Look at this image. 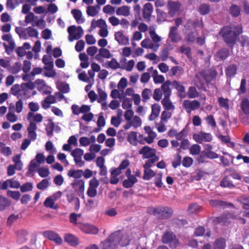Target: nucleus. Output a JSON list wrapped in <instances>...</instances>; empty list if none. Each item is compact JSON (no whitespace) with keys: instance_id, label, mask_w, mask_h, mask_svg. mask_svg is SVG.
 I'll list each match as a JSON object with an SVG mask.
<instances>
[{"instance_id":"9d476101","label":"nucleus","mask_w":249,"mask_h":249,"mask_svg":"<svg viewBox=\"0 0 249 249\" xmlns=\"http://www.w3.org/2000/svg\"><path fill=\"white\" fill-rule=\"evenodd\" d=\"M71 185L77 194L80 196H81L82 198H84L85 181L81 179H75L71 183Z\"/></svg>"},{"instance_id":"a18cd8bd","label":"nucleus","mask_w":249,"mask_h":249,"mask_svg":"<svg viewBox=\"0 0 249 249\" xmlns=\"http://www.w3.org/2000/svg\"><path fill=\"white\" fill-rule=\"evenodd\" d=\"M173 49V47L163 48L161 49L160 53V59L163 61H165L169 57V51Z\"/></svg>"},{"instance_id":"423d86ee","label":"nucleus","mask_w":249,"mask_h":249,"mask_svg":"<svg viewBox=\"0 0 249 249\" xmlns=\"http://www.w3.org/2000/svg\"><path fill=\"white\" fill-rule=\"evenodd\" d=\"M230 219H236L240 223L242 224H244L246 223L245 219L230 213L225 215L215 217L213 219V222L215 224L221 223L223 224H228L230 222V220H229Z\"/></svg>"},{"instance_id":"e2e57ef3","label":"nucleus","mask_w":249,"mask_h":249,"mask_svg":"<svg viewBox=\"0 0 249 249\" xmlns=\"http://www.w3.org/2000/svg\"><path fill=\"white\" fill-rule=\"evenodd\" d=\"M226 246L225 241L223 239H218L215 241L213 245L214 249H224Z\"/></svg>"},{"instance_id":"13d9d810","label":"nucleus","mask_w":249,"mask_h":249,"mask_svg":"<svg viewBox=\"0 0 249 249\" xmlns=\"http://www.w3.org/2000/svg\"><path fill=\"white\" fill-rule=\"evenodd\" d=\"M129 122H130L132 126L134 127V128H138L140 127L142 123L141 118L137 116H134L132 119Z\"/></svg>"},{"instance_id":"c9c22d12","label":"nucleus","mask_w":249,"mask_h":249,"mask_svg":"<svg viewBox=\"0 0 249 249\" xmlns=\"http://www.w3.org/2000/svg\"><path fill=\"white\" fill-rule=\"evenodd\" d=\"M71 13L78 23L81 24L84 22L85 19L82 18V14L80 10L72 9Z\"/></svg>"},{"instance_id":"f8f14e48","label":"nucleus","mask_w":249,"mask_h":249,"mask_svg":"<svg viewBox=\"0 0 249 249\" xmlns=\"http://www.w3.org/2000/svg\"><path fill=\"white\" fill-rule=\"evenodd\" d=\"M200 106V103L197 100L190 101L185 100L182 103V107L188 113H190L192 111L196 110L199 108Z\"/></svg>"},{"instance_id":"6e6d98bb","label":"nucleus","mask_w":249,"mask_h":249,"mask_svg":"<svg viewBox=\"0 0 249 249\" xmlns=\"http://www.w3.org/2000/svg\"><path fill=\"white\" fill-rule=\"evenodd\" d=\"M220 185L223 187H228L229 188L234 187V185L232 183L228 177H226L223 178L220 182Z\"/></svg>"},{"instance_id":"de8ad7c7","label":"nucleus","mask_w":249,"mask_h":249,"mask_svg":"<svg viewBox=\"0 0 249 249\" xmlns=\"http://www.w3.org/2000/svg\"><path fill=\"white\" fill-rule=\"evenodd\" d=\"M144 174L143 176V179L146 180H149L151 178L155 176V172L150 168L143 167Z\"/></svg>"},{"instance_id":"09e8293b","label":"nucleus","mask_w":249,"mask_h":249,"mask_svg":"<svg viewBox=\"0 0 249 249\" xmlns=\"http://www.w3.org/2000/svg\"><path fill=\"white\" fill-rule=\"evenodd\" d=\"M97 102H103L105 101L107 99V93L102 89L99 88L97 90Z\"/></svg>"},{"instance_id":"4c0bfd02","label":"nucleus","mask_w":249,"mask_h":249,"mask_svg":"<svg viewBox=\"0 0 249 249\" xmlns=\"http://www.w3.org/2000/svg\"><path fill=\"white\" fill-rule=\"evenodd\" d=\"M44 88H47L45 81L41 79H37L34 83H32V89H37L39 91H41Z\"/></svg>"},{"instance_id":"0eeeda50","label":"nucleus","mask_w":249,"mask_h":249,"mask_svg":"<svg viewBox=\"0 0 249 249\" xmlns=\"http://www.w3.org/2000/svg\"><path fill=\"white\" fill-rule=\"evenodd\" d=\"M1 38L3 40L8 43L9 45L5 43H3V45L5 49L6 53L9 55L11 54L15 49L16 46L12 36L10 34H5L3 35Z\"/></svg>"},{"instance_id":"a19ab883","label":"nucleus","mask_w":249,"mask_h":249,"mask_svg":"<svg viewBox=\"0 0 249 249\" xmlns=\"http://www.w3.org/2000/svg\"><path fill=\"white\" fill-rule=\"evenodd\" d=\"M55 201L51 196H49L47 197L44 201V205L46 207L56 210L58 209V206L55 203Z\"/></svg>"},{"instance_id":"e433bc0d","label":"nucleus","mask_w":249,"mask_h":249,"mask_svg":"<svg viewBox=\"0 0 249 249\" xmlns=\"http://www.w3.org/2000/svg\"><path fill=\"white\" fill-rule=\"evenodd\" d=\"M56 102V98L53 95L47 96L45 99L42 102V106L44 108H48L50 107V104H53Z\"/></svg>"},{"instance_id":"c756f323","label":"nucleus","mask_w":249,"mask_h":249,"mask_svg":"<svg viewBox=\"0 0 249 249\" xmlns=\"http://www.w3.org/2000/svg\"><path fill=\"white\" fill-rule=\"evenodd\" d=\"M172 86V82L167 80L161 86V90L163 94L164 97H170L172 94V90L170 86Z\"/></svg>"},{"instance_id":"680f3d73","label":"nucleus","mask_w":249,"mask_h":249,"mask_svg":"<svg viewBox=\"0 0 249 249\" xmlns=\"http://www.w3.org/2000/svg\"><path fill=\"white\" fill-rule=\"evenodd\" d=\"M229 13L233 17H238L240 14V8L236 5H232L229 9Z\"/></svg>"},{"instance_id":"58836bf2","label":"nucleus","mask_w":249,"mask_h":249,"mask_svg":"<svg viewBox=\"0 0 249 249\" xmlns=\"http://www.w3.org/2000/svg\"><path fill=\"white\" fill-rule=\"evenodd\" d=\"M137 181L138 179L135 176H131L123 181V186L124 188H129L132 187Z\"/></svg>"},{"instance_id":"5fc2aeb1","label":"nucleus","mask_w":249,"mask_h":249,"mask_svg":"<svg viewBox=\"0 0 249 249\" xmlns=\"http://www.w3.org/2000/svg\"><path fill=\"white\" fill-rule=\"evenodd\" d=\"M187 95L189 98L193 99L198 96V92L195 87L191 86L188 89Z\"/></svg>"},{"instance_id":"7ed1b4c3","label":"nucleus","mask_w":249,"mask_h":249,"mask_svg":"<svg viewBox=\"0 0 249 249\" xmlns=\"http://www.w3.org/2000/svg\"><path fill=\"white\" fill-rule=\"evenodd\" d=\"M150 36L152 40L149 38H145L141 42V45L142 48L150 49L156 52L160 47V42L161 40V38L156 33Z\"/></svg>"},{"instance_id":"2eb2a0df","label":"nucleus","mask_w":249,"mask_h":249,"mask_svg":"<svg viewBox=\"0 0 249 249\" xmlns=\"http://www.w3.org/2000/svg\"><path fill=\"white\" fill-rule=\"evenodd\" d=\"M193 138L196 142L201 143L203 142H211L212 140V136L210 133L201 131L194 134L193 135Z\"/></svg>"},{"instance_id":"69168bd1","label":"nucleus","mask_w":249,"mask_h":249,"mask_svg":"<svg viewBox=\"0 0 249 249\" xmlns=\"http://www.w3.org/2000/svg\"><path fill=\"white\" fill-rule=\"evenodd\" d=\"M10 204V203L6 198L0 196V211H3Z\"/></svg>"},{"instance_id":"0e129e2a","label":"nucleus","mask_w":249,"mask_h":249,"mask_svg":"<svg viewBox=\"0 0 249 249\" xmlns=\"http://www.w3.org/2000/svg\"><path fill=\"white\" fill-rule=\"evenodd\" d=\"M18 0H7L6 6L8 10H13L18 5Z\"/></svg>"},{"instance_id":"2f4dec72","label":"nucleus","mask_w":249,"mask_h":249,"mask_svg":"<svg viewBox=\"0 0 249 249\" xmlns=\"http://www.w3.org/2000/svg\"><path fill=\"white\" fill-rule=\"evenodd\" d=\"M170 97H164L161 101V104L163 106L164 109L166 110H174L175 107L170 100Z\"/></svg>"},{"instance_id":"603ef678","label":"nucleus","mask_w":249,"mask_h":249,"mask_svg":"<svg viewBox=\"0 0 249 249\" xmlns=\"http://www.w3.org/2000/svg\"><path fill=\"white\" fill-rule=\"evenodd\" d=\"M241 107L245 114H249V100L248 99L244 98L242 100Z\"/></svg>"},{"instance_id":"8fccbe9b","label":"nucleus","mask_w":249,"mask_h":249,"mask_svg":"<svg viewBox=\"0 0 249 249\" xmlns=\"http://www.w3.org/2000/svg\"><path fill=\"white\" fill-rule=\"evenodd\" d=\"M36 19L37 17L34 16V15L32 13V22H35L36 25L39 28L41 29L44 28L46 26L45 21L43 18L36 20Z\"/></svg>"},{"instance_id":"473e14b6","label":"nucleus","mask_w":249,"mask_h":249,"mask_svg":"<svg viewBox=\"0 0 249 249\" xmlns=\"http://www.w3.org/2000/svg\"><path fill=\"white\" fill-rule=\"evenodd\" d=\"M160 107L158 104H154L152 107V112L151 115L149 116V120L150 121L154 120L157 118L160 114Z\"/></svg>"},{"instance_id":"f257e3e1","label":"nucleus","mask_w":249,"mask_h":249,"mask_svg":"<svg viewBox=\"0 0 249 249\" xmlns=\"http://www.w3.org/2000/svg\"><path fill=\"white\" fill-rule=\"evenodd\" d=\"M130 243L128 235L120 231L112 233L104 241L101 243V249H115L118 246L125 247Z\"/></svg>"},{"instance_id":"393cba45","label":"nucleus","mask_w":249,"mask_h":249,"mask_svg":"<svg viewBox=\"0 0 249 249\" xmlns=\"http://www.w3.org/2000/svg\"><path fill=\"white\" fill-rule=\"evenodd\" d=\"M21 91H20V98L23 99L29 98L30 97L31 84L30 83H22L21 85Z\"/></svg>"},{"instance_id":"bf43d9fd","label":"nucleus","mask_w":249,"mask_h":249,"mask_svg":"<svg viewBox=\"0 0 249 249\" xmlns=\"http://www.w3.org/2000/svg\"><path fill=\"white\" fill-rule=\"evenodd\" d=\"M45 149L52 154H55L57 152L56 149L54 147L52 142L49 141L45 144Z\"/></svg>"},{"instance_id":"1a4fd4ad","label":"nucleus","mask_w":249,"mask_h":249,"mask_svg":"<svg viewBox=\"0 0 249 249\" xmlns=\"http://www.w3.org/2000/svg\"><path fill=\"white\" fill-rule=\"evenodd\" d=\"M31 45L30 43L25 42L22 46L18 47L15 52L19 57L26 55L27 58L31 59V52L30 51Z\"/></svg>"},{"instance_id":"6ab92c4d","label":"nucleus","mask_w":249,"mask_h":249,"mask_svg":"<svg viewBox=\"0 0 249 249\" xmlns=\"http://www.w3.org/2000/svg\"><path fill=\"white\" fill-rule=\"evenodd\" d=\"M15 32L18 34L20 38L27 39L31 37V27L24 28L21 27H17L15 29Z\"/></svg>"},{"instance_id":"f3484780","label":"nucleus","mask_w":249,"mask_h":249,"mask_svg":"<svg viewBox=\"0 0 249 249\" xmlns=\"http://www.w3.org/2000/svg\"><path fill=\"white\" fill-rule=\"evenodd\" d=\"M172 86L177 90V95L181 99L187 96L185 87L180 82L176 80L172 82Z\"/></svg>"},{"instance_id":"412c9836","label":"nucleus","mask_w":249,"mask_h":249,"mask_svg":"<svg viewBox=\"0 0 249 249\" xmlns=\"http://www.w3.org/2000/svg\"><path fill=\"white\" fill-rule=\"evenodd\" d=\"M144 130L147 136L143 138V141H145L148 144L153 143L154 141V139L157 137V134L153 131L149 126H145Z\"/></svg>"},{"instance_id":"338daca9","label":"nucleus","mask_w":249,"mask_h":249,"mask_svg":"<svg viewBox=\"0 0 249 249\" xmlns=\"http://www.w3.org/2000/svg\"><path fill=\"white\" fill-rule=\"evenodd\" d=\"M149 159V160H147L145 161V163L143 166V167L150 168V167L153 165L154 163L156 161H158L159 160V158L157 156L154 157Z\"/></svg>"},{"instance_id":"b1692460","label":"nucleus","mask_w":249,"mask_h":249,"mask_svg":"<svg viewBox=\"0 0 249 249\" xmlns=\"http://www.w3.org/2000/svg\"><path fill=\"white\" fill-rule=\"evenodd\" d=\"M169 38L174 43H178L182 40L181 36L178 33L177 27H170Z\"/></svg>"},{"instance_id":"dca6fc26","label":"nucleus","mask_w":249,"mask_h":249,"mask_svg":"<svg viewBox=\"0 0 249 249\" xmlns=\"http://www.w3.org/2000/svg\"><path fill=\"white\" fill-rule=\"evenodd\" d=\"M162 241L164 243H170L171 246L176 247L178 244V241L175 235L172 232H166L162 237Z\"/></svg>"},{"instance_id":"37998d69","label":"nucleus","mask_w":249,"mask_h":249,"mask_svg":"<svg viewBox=\"0 0 249 249\" xmlns=\"http://www.w3.org/2000/svg\"><path fill=\"white\" fill-rule=\"evenodd\" d=\"M91 27L95 29L97 27L101 28L107 27V25L105 21L103 19H100L97 20H93L91 22Z\"/></svg>"},{"instance_id":"3c124183","label":"nucleus","mask_w":249,"mask_h":249,"mask_svg":"<svg viewBox=\"0 0 249 249\" xmlns=\"http://www.w3.org/2000/svg\"><path fill=\"white\" fill-rule=\"evenodd\" d=\"M20 91H21V85L18 84L14 85L10 89V92L13 95L16 96L18 98H20Z\"/></svg>"},{"instance_id":"c03bdc74","label":"nucleus","mask_w":249,"mask_h":249,"mask_svg":"<svg viewBox=\"0 0 249 249\" xmlns=\"http://www.w3.org/2000/svg\"><path fill=\"white\" fill-rule=\"evenodd\" d=\"M44 69L46 71L44 73L46 76L53 77L55 76L56 72L53 69V64L45 66Z\"/></svg>"},{"instance_id":"f704fd0d","label":"nucleus","mask_w":249,"mask_h":249,"mask_svg":"<svg viewBox=\"0 0 249 249\" xmlns=\"http://www.w3.org/2000/svg\"><path fill=\"white\" fill-rule=\"evenodd\" d=\"M152 77L153 79L154 83L156 84H161L165 82L164 77L162 75L159 74L158 71L157 70L153 71L152 74Z\"/></svg>"},{"instance_id":"a211bd4d","label":"nucleus","mask_w":249,"mask_h":249,"mask_svg":"<svg viewBox=\"0 0 249 249\" xmlns=\"http://www.w3.org/2000/svg\"><path fill=\"white\" fill-rule=\"evenodd\" d=\"M79 228L83 232L87 234H96L98 232V229L89 224H79Z\"/></svg>"},{"instance_id":"79ce46f5","label":"nucleus","mask_w":249,"mask_h":249,"mask_svg":"<svg viewBox=\"0 0 249 249\" xmlns=\"http://www.w3.org/2000/svg\"><path fill=\"white\" fill-rule=\"evenodd\" d=\"M64 240L72 246L76 245L78 243L77 238L71 234H66L64 237Z\"/></svg>"},{"instance_id":"ea45409f","label":"nucleus","mask_w":249,"mask_h":249,"mask_svg":"<svg viewBox=\"0 0 249 249\" xmlns=\"http://www.w3.org/2000/svg\"><path fill=\"white\" fill-rule=\"evenodd\" d=\"M100 7L99 5L96 6H89L87 9V14L89 16L94 17L99 12Z\"/></svg>"},{"instance_id":"5701e85b","label":"nucleus","mask_w":249,"mask_h":249,"mask_svg":"<svg viewBox=\"0 0 249 249\" xmlns=\"http://www.w3.org/2000/svg\"><path fill=\"white\" fill-rule=\"evenodd\" d=\"M153 11V7L151 3H145L142 8V17L147 21L150 20L152 13Z\"/></svg>"},{"instance_id":"49530a36","label":"nucleus","mask_w":249,"mask_h":249,"mask_svg":"<svg viewBox=\"0 0 249 249\" xmlns=\"http://www.w3.org/2000/svg\"><path fill=\"white\" fill-rule=\"evenodd\" d=\"M83 175V171L82 170H70L68 173V176L69 177H72L75 179H79Z\"/></svg>"},{"instance_id":"9b49d317","label":"nucleus","mask_w":249,"mask_h":249,"mask_svg":"<svg viewBox=\"0 0 249 249\" xmlns=\"http://www.w3.org/2000/svg\"><path fill=\"white\" fill-rule=\"evenodd\" d=\"M71 154L73 157L76 165L80 167L85 165V161L82 160V157L84 154V151L82 149L77 148L72 150Z\"/></svg>"},{"instance_id":"aec40b11","label":"nucleus","mask_w":249,"mask_h":249,"mask_svg":"<svg viewBox=\"0 0 249 249\" xmlns=\"http://www.w3.org/2000/svg\"><path fill=\"white\" fill-rule=\"evenodd\" d=\"M139 153L142 155L144 159H149L156 156V150L148 146H143L139 150Z\"/></svg>"},{"instance_id":"20e7f679","label":"nucleus","mask_w":249,"mask_h":249,"mask_svg":"<svg viewBox=\"0 0 249 249\" xmlns=\"http://www.w3.org/2000/svg\"><path fill=\"white\" fill-rule=\"evenodd\" d=\"M168 14L171 17L179 14L182 11L181 3L178 1L169 0L167 3Z\"/></svg>"},{"instance_id":"4be33fe9","label":"nucleus","mask_w":249,"mask_h":249,"mask_svg":"<svg viewBox=\"0 0 249 249\" xmlns=\"http://www.w3.org/2000/svg\"><path fill=\"white\" fill-rule=\"evenodd\" d=\"M45 237L50 240L53 241L57 244H61L62 243V238L56 232L52 231H47L43 232Z\"/></svg>"},{"instance_id":"72a5a7b5","label":"nucleus","mask_w":249,"mask_h":249,"mask_svg":"<svg viewBox=\"0 0 249 249\" xmlns=\"http://www.w3.org/2000/svg\"><path fill=\"white\" fill-rule=\"evenodd\" d=\"M14 106H10L9 108L8 112L6 115V119L11 123H15L17 121L18 116L14 113Z\"/></svg>"},{"instance_id":"6e6552de","label":"nucleus","mask_w":249,"mask_h":249,"mask_svg":"<svg viewBox=\"0 0 249 249\" xmlns=\"http://www.w3.org/2000/svg\"><path fill=\"white\" fill-rule=\"evenodd\" d=\"M155 216L161 218H167L170 217L173 213V210L169 207H160L155 208L154 210Z\"/></svg>"},{"instance_id":"4468645a","label":"nucleus","mask_w":249,"mask_h":249,"mask_svg":"<svg viewBox=\"0 0 249 249\" xmlns=\"http://www.w3.org/2000/svg\"><path fill=\"white\" fill-rule=\"evenodd\" d=\"M31 6L29 4L25 3L23 5L21 13L27 15L24 21H20L19 24L22 26H26L28 24L31 23V13H30Z\"/></svg>"},{"instance_id":"cd10ccee","label":"nucleus","mask_w":249,"mask_h":249,"mask_svg":"<svg viewBox=\"0 0 249 249\" xmlns=\"http://www.w3.org/2000/svg\"><path fill=\"white\" fill-rule=\"evenodd\" d=\"M76 147L78 146L77 139L74 135L71 136L68 140V143L65 144L62 147L64 151H71L72 149V146Z\"/></svg>"},{"instance_id":"a878e982","label":"nucleus","mask_w":249,"mask_h":249,"mask_svg":"<svg viewBox=\"0 0 249 249\" xmlns=\"http://www.w3.org/2000/svg\"><path fill=\"white\" fill-rule=\"evenodd\" d=\"M127 140L130 144L134 146H136L138 142L142 144L144 143L143 140H138L137 133L134 131H131L128 134Z\"/></svg>"},{"instance_id":"774afa93","label":"nucleus","mask_w":249,"mask_h":249,"mask_svg":"<svg viewBox=\"0 0 249 249\" xmlns=\"http://www.w3.org/2000/svg\"><path fill=\"white\" fill-rule=\"evenodd\" d=\"M18 241L20 243H23L26 240L27 233L25 231H20L18 232Z\"/></svg>"},{"instance_id":"7c9ffc66","label":"nucleus","mask_w":249,"mask_h":249,"mask_svg":"<svg viewBox=\"0 0 249 249\" xmlns=\"http://www.w3.org/2000/svg\"><path fill=\"white\" fill-rule=\"evenodd\" d=\"M130 7L129 6L124 5L119 7L116 11V15L124 17H128L130 14Z\"/></svg>"},{"instance_id":"052dcab7","label":"nucleus","mask_w":249,"mask_h":249,"mask_svg":"<svg viewBox=\"0 0 249 249\" xmlns=\"http://www.w3.org/2000/svg\"><path fill=\"white\" fill-rule=\"evenodd\" d=\"M152 95V90L149 89H144L142 93V96L144 102L147 101Z\"/></svg>"},{"instance_id":"c85d7f7f","label":"nucleus","mask_w":249,"mask_h":249,"mask_svg":"<svg viewBox=\"0 0 249 249\" xmlns=\"http://www.w3.org/2000/svg\"><path fill=\"white\" fill-rule=\"evenodd\" d=\"M126 61V58H123L120 60L121 69L125 70L127 71H131L135 66V62L133 59L130 60L127 62Z\"/></svg>"},{"instance_id":"39448f33","label":"nucleus","mask_w":249,"mask_h":249,"mask_svg":"<svg viewBox=\"0 0 249 249\" xmlns=\"http://www.w3.org/2000/svg\"><path fill=\"white\" fill-rule=\"evenodd\" d=\"M69 33L68 39L70 42L80 38L84 33L83 30L80 26L76 27L74 25L70 26L68 28Z\"/></svg>"},{"instance_id":"ddd939ff","label":"nucleus","mask_w":249,"mask_h":249,"mask_svg":"<svg viewBox=\"0 0 249 249\" xmlns=\"http://www.w3.org/2000/svg\"><path fill=\"white\" fill-rule=\"evenodd\" d=\"M99 185L97 179L93 178L89 181V187L87 190V195L89 197H94L97 194V188Z\"/></svg>"},{"instance_id":"864d4df0","label":"nucleus","mask_w":249,"mask_h":249,"mask_svg":"<svg viewBox=\"0 0 249 249\" xmlns=\"http://www.w3.org/2000/svg\"><path fill=\"white\" fill-rule=\"evenodd\" d=\"M108 67L113 70H116L118 69H121V62H118L115 58H112L110 61L107 62Z\"/></svg>"},{"instance_id":"f03ea898","label":"nucleus","mask_w":249,"mask_h":249,"mask_svg":"<svg viewBox=\"0 0 249 249\" xmlns=\"http://www.w3.org/2000/svg\"><path fill=\"white\" fill-rule=\"evenodd\" d=\"M235 30L233 31L231 27L229 26H225L221 29L220 34L227 43H234L236 36L242 32V28L240 27H236Z\"/></svg>"},{"instance_id":"bb28decb","label":"nucleus","mask_w":249,"mask_h":249,"mask_svg":"<svg viewBox=\"0 0 249 249\" xmlns=\"http://www.w3.org/2000/svg\"><path fill=\"white\" fill-rule=\"evenodd\" d=\"M115 39L120 45H126L129 44V38L125 36L122 31L115 33Z\"/></svg>"},{"instance_id":"4d7b16f0","label":"nucleus","mask_w":249,"mask_h":249,"mask_svg":"<svg viewBox=\"0 0 249 249\" xmlns=\"http://www.w3.org/2000/svg\"><path fill=\"white\" fill-rule=\"evenodd\" d=\"M179 52L181 53H184L188 58H192V53L190 47L182 45L179 48Z\"/></svg>"}]
</instances>
